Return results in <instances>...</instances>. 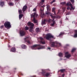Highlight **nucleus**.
I'll use <instances>...</instances> for the list:
<instances>
[{
	"mask_svg": "<svg viewBox=\"0 0 77 77\" xmlns=\"http://www.w3.org/2000/svg\"><path fill=\"white\" fill-rule=\"evenodd\" d=\"M27 24L28 26H30V29L29 30V32L31 33H33V29H34V27H35V24L30 22H29Z\"/></svg>",
	"mask_w": 77,
	"mask_h": 77,
	"instance_id": "1",
	"label": "nucleus"
},
{
	"mask_svg": "<svg viewBox=\"0 0 77 77\" xmlns=\"http://www.w3.org/2000/svg\"><path fill=\"white\" fill-rule=\"evenodd\" d=\"M31 18H33L32 21L34 22V23H38V21L36 20L35 18L36 17H38V14H36V13L34 12L33 14H31Z\"/></svg>",
	"mask_w": 77,
	"mask_h": 77,
	"instance_id": "2",
	"label": "nucleus"
},
{
	"mask_svg": "<svg viewBox=\"0 0 77 77\" xmlns=\"http://www.w3.org/2000/svg\"><path fill=\"white\" fill-rule=\"evenodd\" d=\"M38 47V50L42 48H45V46L41 45H35L31 47L32 48V49L34 50H36V49L35 48Z\"/></svg>",
	"mask_w": 77,
	"mask_h": 77,
	"instance_id": "3",
	"label": "nucleus"
},
{
	"mask_svg": "<svg viewBox=\"0 0 77 77\" xmlns=\"http://www.w3.org/2000/svg\"><path fill=\"white\" fill-rule=\"evenodd\" d=\"M4 25L7 29H10L11 27V25L9 22H7L4 23Z\"/></svg>",
	"mask_w": 77,
	"mask_h": 77,
	"instance_id": "4",
	"label": "nucleus"
},
{
	"mask_svg": "<svg viewBox=\"0 0 77 77\" xmlns=\"http://www.w3.org/2000/svg\"><path fill=\"white\" fill-rule=\"evenodd\" d=\"M42 73L43 75L45 77H48L51 75V73L50 72H45L44 70L43 69H42Z\"/></svg>",
	"mask_w": 77,
	"mask_h": 77,
	"instance_id": "5",
	"label": "nucleus"
},
{
	"mask_svg": "<svg viewBox=\"0 0 77 77\" xmlns=\"http://www.w3.org/2000/svg\"><path fill=\"white\" fill-rule=\"evenodd\" d=\"M45 38H46L47 40H50V39H51V38H54V36L50 34H47L45 36Z\"/></svg>",
	"mask_w": 77,
	"mask_h": 77,
	"instance_id": "6",
	"label": "nucleus"
},
{
	"mask_svg": "<svg viewBox=\"0 0 77 77\" xmlns=\"http://www.w3.org/2000/svg\"><path fill=\"white\" fill-rule=\"evenodd\" d=\"M65 56L68 59H69V57H71V54H69V52H67L65 53Z\"/></svg>",
	"mask_w": 77,
	"mask_h": 77,
	"instance_id": "7",
	"label": "nucleus"
},
{
	"mask_svg": "<svg viewBox=\"0 0 77 77\" xmlns=\"http://www.w3.org/2000/svg\"><path fill=\"white\" fill-rule=\"evenodd\" d=\"M57 44H58V42H51V47H55L56 45H55L56 44V45H57Z\"/></svg>",
	"mask_w": 77,
	"mask_h": 77,
	"instance_id": "8",
	"label": "nucleus"
},
{
	"mask_svg": "<svg viewBox=\"0 0 77 77\" xmlns=\"http://www.w3.org/2000/svg\"><path fill=\"white\" fill-rule=\"evenodd\" d=\"M40 42L42 44H45V41L43 38L42 37H40Z\"/></svg>",
	"mask_w": 77,
	"mask_h": 77,
	"instance_id": "9",
	"label": "nucleus"
},
{
	"mask_svg": "<svg viewBox=\"0 0 77 77\" xmlns=\"http://www.w3.org/2000/svg\"><path fill=\"white\" fill-rule=\"evenodd\" d=\"M26 32L24 31L21 30L20 31V35L21 36H23L24 35H25Z\"/></svg>",
	"mask_w": 77,
	"mask_h": 77,
	"instance_id": "10",
	"label": "nucleus"
},
{
	"mask_svg": "<svg viewBox=\"0 0 77 77\" xmlns=\"http://www.w3.org/2000/svg\"><path fill=\"white\" fill-rule=\"evenodd\" d=\"M66 69H62L59 70L58 71V73H59V72H60L61 73H64V72H65Z\"/></svg>",
	"mask_w": 77,
	"mask_h": 77,
	"instance_id": "11",
	"label": "nucleus"
},
{
	"mask_svg": "<svg viewBox=\"0 0 77 77\" xmlns=\"http://www.w3.org/2000/svg\"><path fill=\"white\" fill-rule=\"evenodd\" d=\"M74 36H73V37L74 38H77V30L75 29V30L74 31Z\"/></svg>",
	"mask_w": 77,
	"mask_h": 77,
	"instance_id": "12",
	"label": "nucleus"
},
{
	"mask_svg": "<svg viewBox=\"0 0 77 77\" xmlns=\"http://www.w3.org/2000/svg\"><path fill=\"white\" fill-rule=\"evenodd\" d=\"M27 8V6L26 5H24L22 8L23 12H25L26 11V10Z\"/></svg>",
	"mask_w": 77,
	"mask_h": 77,
	"instance_id": "13",
	"label": "nucleus"
},
{
	"mask_svg": "<svg viewBox=\"0 0 77 77\" xmlns=\"http://www.w3.org/2000/svg\"><path fill=\"white\" fill-rule=\"evenodd\" d=\"M10 51L12 52H15L16 51V49L15 48H12L10 50Z\"/></svg>",
	"mask_w": 77,
	"mask_h": 77,
	"instance_id": "14",
	"label": "nucleus"
},
{
	"mask_svg": "<svg viewBox=\"0 0 77 77\" xmlns=\"http://www.w3.org/2000/svg\"><path fill=\"white\" fill-rule=\"evenodd\" d=\"M21 47L23 49H26L27 48V46L24 45H21Z\"/></svg>",
	"mask_w": 77,
	"mask_h": 77,
	"instance_id": "15",
	"label": "nucleus"
},
{
	"mask_svg": "<svg viewBox=\"0 0 77 77\" xmlns=\"http://www.w3.org/2000/svg\"><path fill=\"white\" fill-rule=\"evenodd\" d=\"M66 5L68 6H72V4L70 1L67 2L66 4Z\"/></svg>",
	"mask_w": 77,
	"mask_h": 77,
	"instance_id": "16",
	"label": "nucleus"
},
{
	"mask_svg": "<svg viewBox=\"0 0 77 77\" xmlns=\"http://www.w3.org/2000/svg\"><path fill=\"white\" fill-rule=\"evenodd\" d=\"M52 23L51 24V26L52 27L54 26V24H55V21L52 20Z\"/></svg>",
	"mask_w": 77,
	"mask_h": 77,
	"instance_id": "17",
	"label": "nucleus"
},
{
	"mask_svg": "<svg viewBox=\"0 0 77 77\" xmlns=\"http://www.w3.org/2000/svg\"><path fill=\"white\" fill-rule=\"evenodd\" d=\"M5 4V2L4 1L1 2H0V5L2 6V7H3V5Z\"/></svg>",
	"mask_w": 77,
	"mask_h": 77,
	"instance_id": "18",
	"label": "nucleus"
},
{
	"mask_svg": "<svg viewBox=\"0 0 77 77\" xmlns=\"http://www.w3.org/2000/svg\"><path fill=\"white\" fill-rule=\"evenodd\" d=\"M47 11L48 12V11H50L51 9L50 8V5H48L47 6Z\"/></svg>",
	"mask_w": 77,
	"mask_h": 77,
	"instance_id": "19",
	"label": "nucleus"
},
{
	"mask_svg": "<svg viewBox=\"0 0 77 77\" xmlns=\"http://www.w3.org/2000/svg\"><path fill=\"white\" fill-rule=\"evenodd\" d=\"M35 31L37 33H38L39 32H40V30L39 29V28H37L35 29Z\"/></svg>",
	"mask_w": 77,
	"mask_h": 77,
	"instance_id": "20",
	"label": "nucleus"
},
{
	"mask_svg": "<svg viewBox=\"0 0 77 77\" xmlns=\"http://www.w3.org/2000/svg\"><path fill=\"white\" fill-rule=\"evenodd\" d=\"M23 14H20L19 15V20H21L22 18H23Z\"/></svg>",
	"mask_w": 77,
	"mask_h": 77,
	"instance_id": "21",
	"label": "nucleus"
},
{
	"mask_svg": "<svg viewBox=\"0 0 77 77\" xmlns=\"http://www.w3.org/2000/svg\"><path fill=\"white\" fill-rule=\"evenodd\" d=\"M70 6L71 7L70 8V11H72V10H74L75 8H74V7H73V6H72V5H70Z\"/></svg>",
	"mask_w": 77,
	"mask_h": 77,
	"instance_id": "22",
	"label": "nucleus"
},
{
	"mask_svg": "<svg viewBox=\"0 0 77 77\" xmlns=\"http://www.w3.org/2000/svg\"><path fill=\"white\" fill-rule=\"evenodd\" d=\"M63 32H61L60 34L58 36H59V37H62V36H63Z\"/></svg>",
	"mask_w": 77,
	"mask_h": 77,
	"instance_id": "23",
	"label": "nucleus"
},
{
	"mask_svg": "<svg viewBox=\"0 0 77 77\" xmlns=\"http://www.w3.org/2000/svg\"><path fill=\"white\" fill-rule=\"evenodd\" d=\"M44 5V3H42V2H40L39 4H38V6L40 7L41 6H42V5Z\"/></svg>",
	"mask_w": 77,
	"mask_h": 77,
	"instance_id": "24",
	"label": "nucleus"
},
{
	"mask_svg": "<svg viewBox=\"0 0 77 77\" xmlns=\"http://www.w3.org/2000/svg\"><path fill=\"white\" fill-rule=\"evenodd\" d=\"M76 50V49L75 48H73L72 50V51H71V52L72 53H73V52H74V51H75Z\"/></svg>",
	"mask_w": 77,
	"mask_h": 77,
	"instance_id": "25",
	"label": "nucleus"
},
{
	"mask_svg": "<svg viewBox=\"0 0 77 77\" xmlns=\"http://www.w3.org/2000/svg\"><path fill=\"white\" fill-rule=\"evenodd\" d=\"M50 11H47L45 12V14L46 15H50Z\"/></svg>",
	"mask_w": 77,
	"mask_h": 77,
	"instance_id": "26",
	"label": "nucleus"
},
{
	"mask_svg": "<svg viewBox=\"0 0 77 77\" xmlns=\"http://www.w3.org/2000/svg\"><path fill=\"white\" fill-rule=\"evenodd\" d=\"M19 14H22V10H20L18 11Z\"/></svg>",
	"mask_w": 77,
	"mask_h": 77,
	"instance_id": "27",
	"label": "nucleus"
},
{
	"mask_svg": "<svg viewBox=\"0 0 77 77\" xmlns=\"http://www.w3.org/2000/svg\"><path fill=\"white\" fill-rule=\"evenodd\" d=\"M61 5H65L66 4V2H62L60 3Z\"/></svg>",
	"mask_w": 77,
	"mask_h": 77,
	"instance_id": "28",
	"label": "nucleus"
},
{
	"mask_svg": "<svg viewBox=\"0 0 77 77\" xmlns=\"http://www.w3.org/2000/svg\"><path fill=\"white\" fill-rule=\"evenodd\" d=\"M9 5L10 6H14V3L12 2H11L9 3Z\"/></svg>",
	"mask_w": 77,
	"mask_h": 77,
	"instance_id": "29",
	"label": "nucleus"
},
{
	"mask_svg": "<svg viewBox=\"0 0 77 77\" xmlns=\"http://www.w3.org/2000/svg\"><path fill=\"white\" fill-rule=\"evenodd\" d=\"M58 55L60 57H62V53H60Z\"/></svg>",
	"mask_w": 77,
	"mask_h": 77,
	"instance_id": "30",
	"label": "nucleus"
},
{
	"mask_svg": "<svg viewBox=\"0 0 77 77\" xmlns=\"http://www.w3.org/2000/svg\"><path fill=\"white\" fill-rule=\"evenodd\" d=\"M25 30H28L29 29V27L27 26H26L25 27Z\"/></svg>",
	"mask_w": 77,
	"mask_h": 77,
	"instance_id": "31",
	"label": "nucleus"
},
{
	"mask_svg": "<svg viewBox=\"0 0 77 77\" xmlns=\"http://www.w3.org/2000/svg\"><path fill=\"white\" fill-rule=\"evenodd\" d=\"M40 10L41 12H43L44 10V8H43V9H42V8H41L40 9Z\"/></svg>",
	"mask_w": 77,
	"mask_h": 77,
	"instance_id": "32",
	"label": "nucleus"
},
{
	"mask_svg": "<svg viewBox=\"0 0 77 77\" xmlns=\"http://www.w3.org/2000/svg\"><path fill=\"white\" fill-rule=\"evenodd\" d=\"M57 18L59 19L61 18V16H60L59 15H57L56 16Z\"/></svg>",
	"mask_w": 77,
	"mask_h": 77,
	"instance_id": "33",
	"label": "nucleus"
},
{
	"mask_svg": "<svg viewBox=\"0 0 77 77\" xmlns=\"http://www.w3.org/2000/svg\"><path fill=\"white\" fill-rule=\"evenodd\" d=\"M42 25H43L44 24H45L46 23L45 22L43 21V22H42Z\"/></svg>",
	"mask_w": 77,
	"mask_h": 77,
	"instance_id": "34",
	"label": "nucleus"
},
{
	"mask_svg": "<svg viewBox=\"0 0 77 77\" xmlns=\"http://www.w3.org/2000/svg\"><path fill=\"white\" fill-rule=\"evenodd\" d=\"M69 0V1H70V2H71L72 4H73V3H74V0Z\"/></svg>",
	"mask_w": 77,
	"mask_h": 77,
	"instance_id": "35",
	"label": "nucleus"
},
{
	"mask_svg": "<svg viewBox=\"0 0 77 77\" xmlns=\"http://www.w3.org/2000/svg\"><path fill=\"white\" fill-rule=\"evenodd\" d=\"M56 11H55V8L54 7L52 8V11L53 12H54Z\"/></svg>",
	"mask_w": 77,
	"mask_h": 77,
	"instance_id": "36",
	"label": "nucleus"
},
{
	"mask_svg": "<svg viewBox=\"0 0 77 77\" xmlns=\"http://www.w3.org/2000/svg\"><path fill=\"white\" fill-rule=\"evenodd\" d=\"M65 11V8H63L62 12L63 13Z\"/></svg>",
	"mask_w": 77,
	"mask_h": 77,
	"instance_id": "37",
	"label": "nucleus"
},
{
	"mask_svg": "<svg viewBox=\"0 0 77 77\" xmlns=\"http://www.w3.org/2000/svg\"><path fill=\"white\" fill-rule=\"evenodd\" d=\"M58 44V45H59V46L58 47H60V46H61V44L60 43H58V44Z\"/></svg>",
	"mask_w": 77,
	"mask_h": 77,
	"instance_id": "38",
	"label": "nucleus"
},
{
	"mask_svg": "<svg viewBox=\"0 0 77 77\" xmlns=\"http://www.w3.org/2000/svg\"><path fill=\"white\" fill-rule=\"evenodd\" d=\"M70 7H67L66 8V9L67 10H70Z\"/></svg>",
	"mask_w": 77,
	"mask_h": 77,
	"instance_id": "39",
	"label": "nucleus"
},
{
	"mask_svg": "<svg viewBox=\"0 0 77 77\" xmlns=\"http://www.w3.org/2000/svg\"><path fill=\"white\" fill-rule=\"evenodd\" d=\"M45 2V0H42L41 2H42V3H44Z\"/></svg>",
	"mask_w": 77,
	"mask_h": 77,
	"instance_id": "40",
	"label": "nucleus"
},
{
	"mask_svg": "<svg viewBox=\"0 0 77 77\" xmlns=\"http://www.w3.org/2000/svg\"><path fill=\"white\" fill-rule=\"evenodd\" d=\"M36 8H35L33 10V11H34V12H35L36 11Z\"/></svg>",
	"mask_w": 77,
	"mask_h": 77,
	"instance_id": "41",
	"label": "nucleus"
},
{
	"mask_svg": "<svg viewBox=\"0 0 77 77\" xmlns=\"http://www.w3.org/2000/svg\"><path fill=\"white\" fill-rule=\"evenodd\" d=\"M65 75V74H62V77H64V76Z\"/></svg>",
	"mask_w": 77,
	"mask_h": 77,
	"instance_id": "42",
	"label": "nucleus"
},
{
	"mask_svg": "<svg viewBox=\"0 0 77 77\" xmlns=\"http://www.w3.org/2000/svg\"><path fill=\"white\" fill-rule=\"evenodd\" d=\"M48 22H49V23H51V19H49L48 20Z\"/></svg>",
	"mask_w": 77,
	"mask_h": 77,
	"instance_id": "43",
	"label": "nucleus"
},
{
	"mask_svg": "<svg viewBox=\"0 0 77 77\" xmlns=\"http://www.w3.org/2000/svg\"><path fill=\"white\" fill-rule=\"evenodd\" d=\"M66 47H69V45L68 44H67L66 45Z\"/></svg>",
	"mask_w": 77,
	"mask_h": 77,
	"instance_id": "44",
	"label": "nucleus"
},
{
	"mask_svg": "<svg viewBox=\"0 0 77 77\" xmlns=\"http://www.w3.org/2000/svg\"><path fill=\"white\" fill-rule=\"evenodd\" d=\"M27 42L28 43V44H30V42L29 41V40H28L27 41Z\"/></svg>",
	"mask_w": 77,
	"mask_h": 77,
	"instance_id": "45",
	"label": "nucleus"
},
{
	"mask_svg": "<svg viewBox=\"0 0 77 77\" xmlns=\"http://www.w3.org/2000/svg\"><path fill=\"white\" fill-rule=\"evenodd\" d=\"M53 12H54V15H56V11H53Z\"/></svg>",
	"mask_w": 77,
	"mask_h": 77,
	"instance_id": "46",
	"label": "nucleus"
},
{
	"mask_svg": "<svg viewBox=\"0 0 77 77\" xmlns=\"http://www.w3.org/2000/svg\"><path fill=\"white\" fill-rule=\"evenodd\" d=\"M44 7H45V5H44L43 6H41V8H44Z\"/></svg>",
	"mask_w": 77,
	"mask_h": 77,
	"instance_id": "47",
	"label": "nucleus"
},
{
	"mask_svg": "<svg viewBox=\"0 0 77 77\" xmlns=\"http://www.w3.org/2000/svg\"><path fill=\"white\" fill-rule=\"evenodd\" d=\"M66 15H70V13H68L66 14Z\"/></svg>",
	"mask_w": 77,
	"mask_h": 77,
	"instance_id": "48",
	"label": "nucleus"
},
{
	"mask_svg": "<svg viewBox=\"0 0 77 77\" xmlns=\"http://www.w3.org/2000/svg\"><path fill=\"white\" fill-rule=\"evenodd\" d=\"M3 26H1V29H3Z\"/></svg>",
	"mask_w": 77,
	"mask_h": 77,
	"instance_id": "49",
	"label": "nucleus"
},
{
	"mask_svg": "<svg viewBox=\"0 0 77 77\" xmlns=\"http://www.w3.org/2000/svg\"><path fill=\"white\" fill-rule=\"evenodd\" d=\"M50 16L51 17V18H52V17H54L52 14H50Z\"/></svg>",
	"mask_w": 77,
	"mask_h": 77,
	"instance_id": "50",
	"label": "nucleus"
},
{
	"mask_svg": "<svg viewBox=\"0 0 77 77\" xmlns=\"http://www.w3.org/2000/svg\"><path fill=\"white\" fill-rule=\"evenodd\" d=\"M52 18L53 20H54V16Z\"/></svg>",
	"mask_w": 77,
	"mask_h": 77,
	"instance_id": "51",
	"label": "nucleus"
},
{
	"mask_svg": "<svg viewBox=\"0 0 77 77\" xmlns=\"http://www.w3.org/2000/svg\"><path fill=\"white\" fill-rule=\"evenodd\" d=\"M48 50H50L51 49V48H50V47H48Z\"/></svg>",
	"mask_w": 77,
	"mask_h": 77,
	"instance_id": "52",
	"label": "nucleus"
},
{
	"mask_svg": "<svg viewBox=\"0 0 77 77\" xmlns=\"http://www.w3.org/2000/svg\"><path fill=\"white\" fill-rule=\"evenodd\" d=\"M15 2H18V1H19V0H14Z\"/></svg>",
	"mask_w": 77,
	"mask_h": 77,
	"instance_id": "53",
	"label": "nucleus"
},
{
	"mask_svg": "<svg viewBox=\"0 0 77 77\" xmlns=\"http://www.w3.org/2000/svg\"><path fill=\"white\" fill-rule=\"evenodd\" d=\"M52 1L54 3L56 2V0H53Z\"/></svg>",
	"mask_w": 77,
	"mask_h": 77,
	"instance_id": "54",
	"label": "nucleus"
},
{
	"mask_svg": "<svg viewBox=\"0 0 77 77\" xmlns=\"http://www.w3.org/2000/svg\"><path fill=\"white\" fill-rule=\"evenodd\" d=\"M75 21H72V23H75Z\"/></svg>",
	"mask_w": 77,
	"mask_h": 77,
	"instance_id": "55",
	"label": "nucleus"
},
{
	"mask_svg": "<svg viewBox=\"0 0 77 77\" xmlns=\"http://www.w3.org/2000/svg\"><path fill=\"white\" fill-rule=\"evenodd\" d=\"M53 1L51 2L50 4H53Z\"/></svg>",
	"mask_w": 77,
	"mask_h": 77,
	"instance_id": "56",
	"label": "nucleus"
},
{
	"mask_svg": "<svg viewBox=\"0 0 77 77\" xmlns=\"http://www.w3.org/2000/svg\"><path fill=\"white\" fill-rule=\"evenodd\" d=\"M8 47H9V48L11 47V46L8 45Z\"/></svg>",
	"mask_w": 77,
	"mask_h": 77,
	"instance_id": "57",
	"label": "nucleus"
},
{
	"mask_svg": "<svg viewBox=\"0 0 77 77\" xmlns=\"http://www.w3.org/2000/svg\"><path fill=\"white\" fill-rule=\"evenodd\" d=\"M43 21H45H45H46L45 20V19Z\"/></svg>",
	"mask_w": 77,
	"mask_h": 77,
	"instance_id": "58",
	"label": "nucleus"
},
{
	"mask_svg": "<svg viewBox=\"0 0 77 77\" xmlns=\"http://www.w3.org/2000/svg\"><path fill=\"white\" fill-rule=\"evenodd\" d=\"M61 22V21H60V23H62V22Z\"/></svg>",
	"mask_w": 77,
	"mask_h": 77,
	"instance_id": "59",
	"label": "nucleus"
},
{
	"mask_svg": "<svg viewBox=\"0 0 77 77\" xmlns=\"http://www.w3.org/2000/svg\"><path fill=\"white\" fill-rule=\"evenodd\" d=\"M36 25H38V23H37L36 24Z\"/></svg>",
	"mask_w": 77,
	"mask_h": 77,
	"instance_id": "60",
	"label": "nucleus"
},
{
	"mask_svg": "<svg viewBox=\"0 0 77 77\" xmlns=\"http://www.w3.org/2000/svg\"><path fill=\"white\" fill-rule=\"evenodd\" d=\"M14 69H17V68H14Z\"/></svg>",
	"mask_w": 77,
	"mask_h": 77,
	"instance_id": "61",
	"label": "nucleus"
},
{
	"mask_svg": "<svg viewBox=\"0 0 77 77\" xmlns=\"http://www.w3.org/2000/svg\"><path fill=\"white\" fill-rule=\"evenodd\" d=\"M2 23H3H3H4V21H2Z\"/></svg>",
	"mask_w": 77,
	"mask_h": 77,
	"instance_id": "62",
	"label": "nucleus"
},
{
	"mask_svg": "<svg viewBox=\"0 0 77 77\" xmlns=\"http://www.w3.org/2000/svg\"><path fill=\"white\" fill-rule=\"evenodd\" d=\"M44 14H43V15H44Z\"/></svg>",
	"mask_w": 77,
	"mask_h": 77,
	"instance_id": "63",
	"label": "nucleus"
},
{
	"mask_svg": "<svg viewBox=\"0 0 77 77\" xmlns=\"http://www.w3.org/2000/svg\"><path fill=\"white\" fill-rule=\"evenodd\" d=\"M41 8H42V9H43V7H41Z\"/></svg>",
	"mask_w": 77,
	"mask_h": 77,
	"instance_id": "64",
	"label": "nucleus"
}]
</instances>
